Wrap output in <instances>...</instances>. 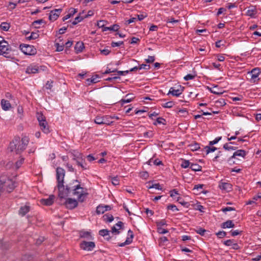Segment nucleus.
Here are the masks:
<instances>
[{
	"label": "nucleus",
	"mask_w": 261,
	"mask_h": 261,
	"mask_svg": "<svg viewBox=\"0 0 261 261\" xmlns=\"http://www.w3.org/2000/svg\"><path fill=\"white\" fill-rule=\"evenodd\" d=\"M29 141L27 137L22 138L21 140L19 137H15L10 142L9 148L11 152L14 151L17 154H20L25 150Z\"/></svg>",
	"instance_id": "f257e3e1"
},
{
	"label": "nucleus",
	"mask_w": 261,
	"mask_h": 261,
	"mask_svg": "<svg viewBox=\"0 0 261 261\" xmlns=\"http://www.w3.org/2000/svg\"><path fill=\"white\" fill-rule=\"evenodd\" d=\"M1 186L2 188L5 187L8 193H11L16 187V182L9 178L5 174H2L0 176Z\"/></svg>",
	"instance_id": "f03ea898"
},
{
	"label": "nucleus",
	"mask_w": 261,
	"mask_h": 261,
	"mask_svg": "<svg viewBox=\"0 0 261 261\" xmlns=\"http://www.w3.org/2000/svg\"><path fill=\"white\" fill-rule=\"evenodd\" d=\"M80 183V182L77 180L74 179L71 182L69 183L65 187L63 185V188L59 190L58 196L60 199L65 198L66 197L68 196L69 194L71 192V187L73 185H76V184Z\"/></svg>",
	"instance_id": "7ed1b4c3"
},
{
	"label": "nucleus",
	"mask_w": 261,
	"mask_h": 261,
	"mask_svg": "<svg viewBox=\"0 0 261 261\" xmlns=\"http://www.w3.org/2000/svg\"><path fill=\"white\" fill-rule=\"evenodd\" d=\"M65 171L64 169L61 167H57L56 169V177L57 180V188L58 190H60L63 187Z\"/></svg>",
	"instance_id": "20e7f679"
},
{
	"label": "nucleus",
	"mask_w": 261,
	"mask_h": 261,
	"mask_svg": "<svg viewBox=\"0 0 261 261\" xmlns=\"http://www.w3.org/2000/svg\"><path fill=\"white\" fill-rule=\"evenodd\" d=\"M19 48L22 52L26 55H35L37 53L36 49L33 45L21 44L19 45Z\"/></svg>",
	"instance_id": "39448f33"
},
{
	"label": "nucleus",
	"mask_w": 261,
	"mask_h": 261,
	"mask_svg": "<svg viewBox=\"0 0 261 261\" xmlns=\"http://www.w3.org/2000/svg\"><path fill=\"white\" fill-rule=\"evenodd\" d=\"M71 188V192H72V195L77 196L79 201L81 202H84L85 201V198H83V194L82 192H78V190L82 189L80 183L77 184L76 185H73Z\"/></svg>",
	"instance_id": "423d86ee"
},
{
	"label": "nucleus",
	"mask_w": 261,
	"mask_h": 261,
	"mask_svg": "<svg viewBox=\"0 0 261 261\" xmlns=\"http://www.w3.org/2000/svg\"><path fill=\"white\" fill-rule=\"evenodd\" d=\"M110 116H97L96 117L94 122L97 124H107L110 125L112 124L113 121H110Z\"/></svg>",
	"instance_id": "0eeeda50"
},
{
	"label": "nucleus",
	"mask_w": 261,
	"mask_h": 261,
	"mask_svg": "<svg viewBox=\"0 0 261 261\" xmlns=\"http://www.w3.org/2000/svg\"><path fill=\"white\" fill-rule=\"evenodd\" d=\"M95 247V243L93 242L82 241L80 244V247L87 251H92Z\"/></svg>",
	"instance_id": "6e6552de"
},
{
	"label": "nucleus",
	"mask_w": 261,
	"mask_h": 261,
	"mask_svg": "<svg viewBox=\"0 0 261 261\" xmlns=\"http://www.w3.org/2000/svg\"><path fill=\"white\" fill-rule=\"evenodd\" d=\"M78 155H80V157H77V160L76 161V164L81 167V168L83 170L89 169V166H87V164L85 162V158L83 154H78Z\"/></svg>",
	"instance_id": "1a4fd4ad"
},
{
	"label": "nucleus",
	"mask_w": 261,
	"mask_h": 261,
	"mask_svg": "<svg viewBox=\"0 0 261 261\" xmlns=\"http://www.w3.org/2000/svg\"><path fill=\"white\" fill-rule=\"evenodd\" d=\"M64 204L67 208L72 210L77 206L78 202L75 199L68 198L66 200Z\"/></svg>",
	"instance_id": "9d476101"
},
{
	"label": "nucleus",
	"mask_w": 261,
	"mask_h": 261,
	"mask_svg": "<svg viewBox=\"0 0 261 261\" xmlns=\"http://www.w3.org/2000/svg\"><path fill=\"white\" fill-rule=\"evenodd\" d=\"M62 11V9H56L51 10L49 13V19L50 21H55L59 17Z\"/></svg>",
	"instance_id": "9b49d317"
},
{
	"label": "nucleus",
	"mask_w": 261,
	"mask_h": 261,
	"mask_svg": "<svg viewBox=\"0 0 261 261\" xmlns=\"http://www.w3.org/2000/svg\"><path fill=\"white\" fill-rule=\"evenodd\" d=\"M179 88L177 89H174L173 87L170 88L168 95L172 94L173 96H179L182 92L184 87H182L181 85L178 86Z\"/></svg>",
	"instance_id": "f8f14e48"
},
{
	"label": "nucleus",
	"mask_w": 261,
	"mask_h": 261,
	"mask_svg": "<svg viewBox=\"0 0 261 261\" xmlns=\"http://www.w3.org/2000/svg\"><path fill=\"white\" fill-rule=\"evenodd\" d=\"M55 196L54 195H50L46 199H41L40 200V203L44 205L50 206L54 203Z\"/></svg>",
	"instance_id": "ddd939ff"
},
{
	"label": "nucleus",
	"mask_w": 261,
	"mask_h": 261,
	"mask_svg": "<svg viewBox=\"0 0 261 261\" xmlns=\"http://www.w3.org/2000/svg\"><path fill=\"white\" fill-rule=\"evenodd\" d=\"M112 207L110 205L100 204L97 207L96 212L97 214H103L105 212L110 211Z\"/></svg>",
	"instance_id": "4468645a"
},
{
	"label": "nucleus",
	"mask_w": 261,
	"mask_h": 261,
	"mask_svg": "<svg viewBox=\"0 0 261 261\" xmlns=\"http://www.w3.org/2000/svg\"><path fill=\"white\" fill-rule=\"evenodd\" d=\"M128 235L130 237H128L125 241L123 243H120V244H118V246L119 247H123L125 245H129L130 244L132 243V241H133V238H134V233H133V232L132 230H131L130 229H129L128 231Z\"/></svg>",
	"instance_id": "2eb2a0df"
},
{
	"label": "nucleus",
	"mask_w": 261,
	"mask_h": 261,
	"mask_svg": "<svg viewBox=\"0 0 261 261\" xmlns=\"http://www.w3.org/2000/svg\"><path fill=\"white\" fill-rule=\"evenodd\" d=\"M246 154H247V152L244 150H243V149L238 150L233 153L232 155L229 157V158L228 159V162L230 161L231 159L235 158L236 156H237L245 158V156H246Z\"/></svg>",
	"instance_id": "dca6fc26"
},
{
	"label": "nucleus",
	"mask_w": 261,
	"mask_h": 261,
	"mask_svg": "<svg viewBox=\"0 0 261 261\" xmlns=\"http://www.w3.org/2000/svg\"><path fill=\"white\" fill-rule=\"evenodd\" d=\"M257 13V10L255 6H250L246 12V15L252 18H255Z\"/></svg>",
	"instance_id": "f3484780"
},
{
	"label": "nucleus",
	"mask_w": 261,
	"mask_h": 261,
	"mask_svg": "<svg viewBox=\"0 0 261 261\" xmlns=\"http://www.w3.org/2000/svg\"><path fill=\"white\" fill-rule=\"evenodd\" d=\"M219 187L221 190L227 192L231 191L232 190V185L228 182H220Z\"/></svg>",
	"instance_id": "a211bd4d"
},
{
	"label": "nucleus",
	"mask_w": 261,
	"mask_h": 261,
	"mask_svg": "<svg viewBox=\"0 0 261 261\" xmlns=\"http://www.w3.org/2000/svg\"><path fill=\"white\" fill-rule=\"evenodd\" d=\"M39 125L41 130L45 134H48L50 132L49 126L46 120L39 122Z\"/></svg>",
	"instance_id": "6ab92c4d"
},
{
	"label": "nucleus",
	"mask_w": 261,
	"mask_h": 261,
	"mask_svg": "<svg viewBox=\"0 0 261 261\" xmlns=\"http://www.w3.org/2000/svg\"><path fill=\"white\" fill-rule=\"evenodd\" d=\"M79 236L80 238H85L87 240L93 239L92 236L91 234L90 231H85L84 230L80 231Z\"/></svg>",
	"instance_id": "aec40b11"
},
{
	"label": "nucleus",
	"mask_w": 261,
	"mask_h": 261,
	"mask_svg": "<svg viewBox=\"0 0 261 261\" xmlns=\"http://www.w3.org/2000/svg\"><path fill=\"white\" fill-rule=\"evenodd\" d=\"M25 72L28 74H31V73L35 74L36 73H38L39 69L38 68V66H36V65L33 66L31 65L30 66H28L26 69Z\"/></svg>",
	"instance_id": "412c9836"
},
{
	"label": "nucleus",
	"mask_w": 261,
	"mask_h": 261,
	"mask_svg": "<svg viewBox=\"0 0 261 261\" xmlns=\"http://www.w3.org/2000/svg\"><path fill=\"white\" fill-rule=\"evenodd\" d=\"M9 53L10 49H8V48L6 49L3 45H2V44L0 45V55H3L7 58H10V56H8Z\"/></svg>",
	"instance_id": "4be33fe9"
},
{
	"label": "nucleus",
	"mask_w": 261,
	"mask_h": 261,
	"mask_svg": "<svg viewBox=\"0 0 261 261\" xmlns=\"http://www.w3.org/2000/svg\"><path fill=\"white\" fill-rule=\"evenodd\" d=\"M1 106L2 109L5 111H8L11 107V105L9 101L3 99L1 100Z\"/></svg>",
	"instance_id": "5701e85b"
},
{
	"label": "nucleus",
	"mask_w": 261,
	"mask_h": 261,
	"mask_svg": "<svg viewBox=\"0 0 261 261\" xmlns=\"http://www.w3.org/2000/svg\"><path fill=\"white\" fill-rule=\"evenodd\" d=\"M30 210V206L29 205H24L23 206H21L19 211V214L21 215L22 216H25Z\"/></svg>",
	"instance_id": "b1692460"
},
{
	"label": "nucleus",
	"mask_w": 261,
	"mask_h": 261,
	"mask_svg": "<svg viewBox=\"0 0 261 261\" xmlns=\"http://www.w3.org/2000/svg\"><path fill=\"white\" fill-rule=\"evenodd\" d=\"M222 228H230L234 227V224L232 220H227L226 222L222 223L221 225Z\"/></svg>",
	"instance_id": "393cba45"
},
{
	"label": "nucleus",
	"mask_w": 261,
	"mask_h": 261,
	"mask_svg": "<svg viewBox=\"0 0 261 261\" xmlns=\"http://www.w3.org/2000/svg\"><path fill=\"white\" fill-rule=\"evenodd\" d=\"M134 97L133 96L132 94H128L125 96V98L122 99L120 101L121 105H123L125 103L130 102L134 99Z\"/></svg>",
	"instance_id": "a878e982"
},
{
	"label": "nucleus",
	"mask_w": 261,
	"mask_h": 261,
	"mask_svg": "<svg viewBox=\"0 0 261 261\" xmlns=\"http://www.w3.org/2000/svg\"><path fill=\"white\" fill-rule=\"evenodd\" d=\"M84 44L83 42H77L74 46V49L76 53H81L84 48Z\"/></svg>",
	"instance_id": "bb28decb"
},
{
	"label": "nucleus",
	"mask_w": 261,
	"mask_h": 261,
	"mask_svg": "<svg viewBox=\"0 0 261 261\" xmlns=\"http://www.w3.org/2000/svg\"><path fill=\"white\" fill-rule=\"evenodd\" d=\"M70 13L65 16L63 17L62 20L63 21H65L66 20L70 18L71 17H72L74 14H75L77 12V9L74 8H70Z\"/></svg>",
	"instance_id": "cd10ccee"
},
{
	"label": "nucleus",
	"mask_w": 261,
	"mask_h": 261,
	"mask_svg": "<svg viewBox=\"0 0 261 261\" xmlns=\"http://www.w3.org/2000/svg\"><path fill=\"white\" fill-rule=\"evenodd\" d=\"M260 73V69L259 68H253L250 72L251 75V79H255L258 76Z\"/></svg>",
	"instance_id": "c85d7f7f"
},
{
	"label": "nucleus",
	"mask_w": 261,
	"mask_h": 261,
	"mask_svg": "<svg viewBox=\"0 0 261 261\" xmlns=\"http://www.w3.org/2000/svg\"><path fill=\"white\" fill-rule=\"evenodd\" d=\"M119 29V25L117 24H113V25L110 27H105L103 29V32L104 31H114V32H116Z\"/></svg>",
	"instance_id": "c756f323"
},
{
	"label": "nucleus",
	"mask_w": 261,
	"mask_h": 261,
	"mask_svg": "<svg viewBox=\"0 0 261 261\" xmlns=\"http://www.w3.org/2000/svg\"><path fill=\"white\" fill-rule=\"evenodd\" d=\"M229 144H234V142H232L226 143L224 144L223 145V148L226 150H234L237 148V147H234V146H232L231 145H229Z\"/></svg>",
	"instance_id": "7c9ffc66"
},
{
	"label": "nucleus",
	"mask_w": 261,
	"mask_h": 261,
	"mask_svg": "<svg viewBox=\"0 0 261 261\" xmlns=\"http://www.w3.org/2000/svg\"><path fill=\"white\" fill-rule=\"evenodd\" d=\"M190 169L194 171H201L202 167L197 164L191 163L190 166Z\"/></svg>",
	"instance_id": "2f4dec72"
},
{
	"label": "nucleus",
	"mask_w": 261,
	"mask_h": 261,
	"mask_svg": "<svg viewBox=\"0 0 261 261\" xmlns=\"http://www.w3.org/2000/svg\"><path fill=\"white\" fill-rule=\"evenodd\" d=\"M166 124V120L163 117H158L155 121L153 123L154 125H157L158 124Z\"/></svg>",
	"instance_id": "473e14b6"
},
{
	"label": "nucleus",
	"mask_w": 261,
	"mask_h": 261,
	"mask_svg": "<svg viewBox=\"0 0 261 261\" xmlns=\"http://www.w3.org/2000/svg\"><path fill=\"white\" fill-rule=\"evenodd\" d=\"M98 77V75L93 76L91 78L88 79L86 80L87 84L90 85L91 83H96L98 81L97 80V78Z\"/></svg>",
	"instance_id": "72a5a7b5"
},
{
	"label": "nucleus",
	"mask_w": 261,
	"mask_h": 261,
	"mask_svg": "<svg viewBox=\"0 0 261 261\" xmlns=\"http://www.w3.org/2000/svg\"><path fill=\"white\" fill-rule=\"evenodd\" d=\"M210 90L211 93L218 95L222 94L224 92L221 90L220 91L219 89L218 88V86H217L214 87L213 89L210 88Z\"/></svg>",
	"instance_id": "f704fd0d"
},
{
	"label": "nucleus",
	"mask_w": 261,
	"mask_h": 261,
	"mask_svg": "<svg viewBox=\"0 0 261 261\" xmlns=\"http://www.w3.org/2000/svg\"><path fill=\"white\" fill-rule=\"evenodd\" d=\"M189 148L192 151H196L200 149V144L197 143H194L193 144H191L189 145Z\"/></svg>",
	"instance_id": "c9c22d12"
},
{
	"label": "nucleus",
	"mask_w": 261,
	"mask_h": 261,
	"mask_svg": "<svg viewBox=\"0 0 261 261\" xmlns=\"http://www.w3.org/2000/svg\"><path fill=\"white\" fill-rule=\"evenodd\" d=\"M194 230L197 232V233L200 234L201 236H204L205 235V233L207 231L205 229L200 227H197L196 229H195Z\"/></svg>",
	"instance_id": "e433bc0d"
},
{
	"label": "nucleus",
	"mask_w": 261,
	"mask_h": 261,
	"mask_svg": "<svg viewBox=\"0 0 261 261\" xmlns=\"http://www.w3.org/2000/svg\"><path fill=\"white\" fill-rule=\"evenodd\" d=\"M10 27V23L6 22H3L0 25L1 29L4 31H8Z\"/></svg>",
	"instance_id": "4c0bfd02"
},
{
	"label": "nucleus",
	"mask_w": 261,
	"mask_h": 261,
	"mask_svg": "<svg viewBox=\"0 0 261 261\" xmlns=\"http://www.w3.org/2000/svg\"><path fill=\"white\" fill-rule=\"evenodd\" d=\"M36 117L39 123L41 122H44V121L46 120L45 117L42 113L37 112L36 113Z\"/></svg>",
	"instance_id": "58836bf2"
},
{
	"label": "nucleus",
	"mask_w": 261,
	"mask_h": 261,
	"mask_svg": "<svg viewBox=\"0 0 261 261\" xmlns=\"http://www.w3.org/2000/svg\"><path fill=\"white\" fill-rule=\"evenodd\" d=\"M104 220L108 222H111L114 220V217L111 214H106L103 216Z\"/></svg>",
	"instance_id": "ea45409f"
},
{
	"label": "nucleus",
	"mask_w": 261,
	"mask_h": 261,
	"mask_svg": "<svg viewBox=\"0 0 261 261\" xmlns=\"http://www.w3.org/2000/svg\"><path fill=\"white\" fill-rule=\"evenodd\" d=\"M177 201H178L180 204H181L182 206L186 207H189L190 206V203L188 202L185 201L182 198L178 197L176 200Z\"/></svg>",
	"instance_id": "a19ab883"
},
{
	"label": "nucleus",
	"mask_w": 261,
	"mask_h": 261,
	"mask_svg": "<svg viewBox=\"0 0 261 261\" xmlns=\"http://www.w3.org/2000/svg\"><path fill=\"white\" fill-rule=\"evenodd\" d=\"M204 149H205L206 154H208L211 152H214L217 149L215 147H211L210 146H206L204 147Z\"/></svg>",
	"instance_id": "79ce46f5"
},
{
	"label": "nucleus",
	"mask_w": 261,
	"mask_h": 261,
	"mask_svg": "<svg viewBox=\"0 0 261 261\" xmlns=\"http://www.w3.org/2000/svg\"><path fill=\"white\" fill-rule=\"evenodd\" d=\"M109 233L110 231L107 229H101L99 231V234L103 237H107V236H109Z\"/></svg>",
	"instance_id": "37998d69"
},
{
	"label": "nucleus",
	"mask_w": 261,
	"mask_h": 261,
	"mask_svg": "<svg viewBox=\"0 0 261 261\" xmlns=\"http://www.w3.org/2000/svg\"><path fill=\"white\" fill-rule=\"evenodd\" d=\"M191 162L189 160H182V162L181 164V167L183 168H187L190 167Z\"/></svg>",
	"instance_id": "c03bdc74"
},
{
	"label": "nucleus",
	"mask_w": 261,
	"mask_h": 261,
	"mask_svg": "<svg viewBox=\"0 0 261 261\" xmlns=\"http://www.w3.org/2000/svg\"><path fill=\"white\" fill-rule=\"evenodd\" d=\"M24 161V159L23 158H21L20 160H19L15 163V168L16 169H19L21 167V166L23 163Z\"/></svg>",
	"instance_id": "a18cd8bd"
},
{
	"label": "nucleus",
	"mask_w": 261,
	"mask_h": 261,
	"mask_svg": "<svg viewBox=\"0 0 261 261\" xmlns=\"http://www.w3.org/2000/svg\"><path fill=\"white\" fill-rule=\"evenodd\" d=\"M110 178H111L112 183L114 186H117L119 184V179L118 176L111 177L110 176Z\"/></svg>",
	"instance_id": "49530a36"
},
{
	"label": "nucleus",
	"mask_w": 261,
	"mask_h": 261,
	"mask_svg": "<svg viewBox=\"0 0 261 261\" xmlns=\"http://www.w3.org/2000/svg\"><path fill=\"white\" fill-rule=\"evenodd\" d=\"M1 44H2V45H3L5 48L7 49L8 48V49H10V51H11V47L7 41H5V40H0V45Z\"/></svg>",
	"instance_id": "de8ad7c7"
},
{
	"label": "nucleus",
	"mask_w": 261,
	"mask_h": 261,
	"mask_svg": "<svg viewBox=\"0 0 261 261\" xmlns=\"http://www.w3.org/2000/svg\"><path fill=\"white\" fill-rule=\"evenodd\" d=\"M83 19H84L83 17L78 16L75 18L74 20L73 21H72V25H75L78 22L82 21Z\"/></svg>",
	"instance_id": "09e8293b"
},
{
	"label": "nucleus",
	"mask_w": 261,
	"mask_h": 261,
	"mask_svg": "<svg viewBox=\"0 0 261 261\" xmlns=\"http://www.w3.org/2000/svg\"><path fill=\"white\" fill-rule=\"evenodd\" d=\"M39 34L36 32H32L31 35L27 37L29 40L36 39L39 37Z\"/></svg>",
	"instance_id": "8fccbe9b"
},
{
	"label": "nucleus",
	"mask_w": 261,
	"mask_h": 261,
	"mask_svg": "<svg viewBox=\"0 0 261 261\" xmlns=\"http://www.w3.org/2000/svg\"><path fill=\"white\" fill-rule=\"evenodd\" d=\"M147 187L148 189L155 188V189H158V190H162V187L161 186V185L159 183L158 184H152L151 186H147Z\"/></svg>",
	"instance_id": "3c124183"
},
{
	"label": "nucleus",
	"mask_w": 261,
	"mask_h": 261,
	"mask_svg": "<svg viewBox=\"0 0 261 261\" xmlns=\"http://www.w3.org/2000/svg\"><path fill=\"white\" fill-rule=\"evenodd\" d=\"M222 137H218L216 138L213 141H211L209 142V145L210 146H213V145H215L218 143L219 141L221 140Z\"/></svg>",
	"instance_id": "603ef678"
},
{
	"label": "nucleus",
	"mask_w": 261,
	"mask_h": 261,
	"mask_svg": "<svg viewBox=\"0 0 261 261\" xmlns=\"http://www.w3.org/2000/svg\"><path fill=\"white\" fill-rule=\"evenodd\" d=\"M235 242V240L233 239L227 240L223 242V244L227 246H232V244Z\"/></svg>",
	"instance_id": "864d4df0"
},
{
	"label": "nucleus",
	"mask_w": 261,
	"mask_h": 261,
	"mask_svg": "<svg viewBox=\"0 0 261 261\" xmlns=\"http://www.w3.org/2000/svg\"><path fill=\"white\" fill-rule=\"evenodd\" d=\"M216 103L218 105V106L220 107L224 106L226 104L225 99L223 98H220L218 99L216 101Z\"/></svg>",
	"instance_id": "5fc2aeb1"
},
{
	"label": "nucleus",
	"mask_w": 261,
	"mask_h": 261,
	"mask_svg": "<svg viewBox=\"0 0 261 261\" xmlns=\"http://www.w3.org/2000/svg\"><path fill=\"white\" fill-rule=\"evenodd\" d=\"M174 105V102L170 101L167 102L166 103L163 104L162 105V106L164 108H171Z\"/></svg>",
	"instance_id": "6e6d98bb"
},
{
	"label": "nucleus",
	"mask_w": 261,
	"mask_h": 261,
	"mask_svg": "<svg viewBox=\"0 0 261 261\" xmlns=\"http://www.w3.org/2000/svg\"><path fill=\"white\" fill-rule=\"evenodd\" d=\"M55 46L56 47V51H61L63 50L64 45L63 44L60 45L59 43H56L55 44Z\"/></svg>",
	"instance_id": "4d7b16f0"
},
{
	"label": "nucleus",
	"mask_w": 261,
	"mask_h": 261,
	"mask_svg": "<svg viewBox=\"0 0 261 261\" xmlns=\"http://www.w3.org/2000/svg\"><path fill=\"white\" fill-rule=\"evenodd\" d=\"M106 22H107V21L105 20H100L97 22V26L99 28H102V30L103 31V29L106 27L105 25V23Z\"/></svg>",
	"instance_id": "13d9d810"
},
{
	"label": "nucleus",
	"mask_w": 261,
	"mask_h": 261,
	"mask_svg": "<svg viewBox=\"0 0 261 261\" xmlns=\"http://www.w3.org/2000/svg\"><path fill=\"white\" fill-rule=\"evenodd\" d=\"M124 44L123 41H119V42H114L112 41L111 43V46L113 47H115L116 46H120L121 45Z\"/></svg>",
	"instance_id": "bf43d9fd"
},
{
	"label": "nucleus",
	"mask_w": 261,
	"mask_h": 261,
	"mask_svg": "<svg viewBox=\"0 0 261 261\" xmlns=\"http://www.w3.org/2000/svg\"><path fill=\"white\" fill-rule=\"evenodd\" d=\"M216 234L219 238L221 239L226 236V232L224 231H220L218 232H217Z\"/></svg>",
	"instance_id": "052dcab7"
},
{
	"label": "nucleus",
	"mask_w": 261,
	"mask_h": 261,
	"mask_svg": "<svg viewBox=\"0 0 261 261\" xmlns=\"http://www.w3.org/2000/svg\"><path fill=\"white\" fill-rule=\"evenodd\" d=\"M155 60V57L154 56H149L147 59H146L145 60V62L147 63H153Z\"/></svg>",
	"instance_id": "680f3d73"
},
{
	"label": "nucleus",
	"mask_w": 261,
	"mask_h": 261,
	"mask_svg": "<svg viewBox=\"0 0 261 261\" xmlns=\"http://www.w3.org/2000/svg\"><path fill=\"white\" fill-rule=\"evenodd\" d=\"M53 83H54L53 81H47V82L46 83V84H45L46 89L50 90L53 86Z\"/></svg>",
	"instance_id": "e2e57ef3"
},
{
	"label": "nucleus",
	"mask_w": 261,
	"mask_h": 261,
	"mask_svg": "<svg viewBox=\"0 0 261 261\" xmlns=\"http://www.w3.org/2000/svg\"><path fill=\"white\" fill-rule=\"evenodd\" d=\"M43 22V20L41 19L37 20H35L33 22V25H34L36 28H39V26H37V24H40Z\"/></svg>",
	"instance_id": "0e129e2a"
},
{
	"label": "nucleus",
	"mask_w": 261,
	"mask_h": 261,
	"mask_svg": "<svg viewBox=\"0 0 261 261\" xmlns=\"http://www.w3.org/2000/svg\"><path fill=\"white\" fill-rule=\"evenodd\" d=\"M38 68L39 69V72L40 71H42L43 72H47L48 71L47 67L45 65H41L40 66H38Z\"/></svg>",
	"instance_id": "69168bd1"
},
{
	"label": "nucleus",
	"mask_w": 261,
	"mask_h": 261,
	"mask_svg": "<svg viewBox=\"0 0 261 261\" xmlns=\"http://www.w3.org/2000/svg\"><path fill=\"white\" fill-rule=\"evenodd\" d=\"M195 76H196V75L188 74L184 77V80L185 81H189V80H193L195 78Z\"/></svg>",
	"instance_id": "338daca9"
},
{
	"label": "nucleus",
	"mask_w": 261,
	"mask_h": 261,
	"mask_svg": "<svg viewBox=\"0 0 261 261\" xmlns=\"http://www.w3.org/2000/svg\"><path fill=\"white\" fill-rule=\"evenodd\" d=\"M242 232V231H240L239 230H231L230 231L231 235L233 237L236 236L239 234H241Z\"/></svg>",
	"instance_id": "774afa93"
}]
</instances>
